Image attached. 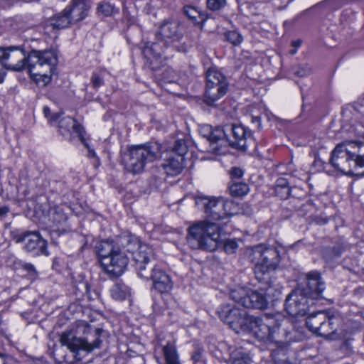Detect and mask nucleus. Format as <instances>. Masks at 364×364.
<instances>
[{"mask_svg": "<svg viewBox=\"0 0 364 364\" xmlns=\"http://www.w3.org/2000/svg\"><path fill=\"white\" fill-rule=\"evenodd\" d=\"M57 62V55L53 50H33L26 56L20 46H0V83L5 77L2 67L14 71L27 68L31 77H41L46 84L48 83Z\"/></svg>", "mask_w": 364, "mask_h": 364, "instance_id": "1", "label": "nucleus"}, {"mask_svg": "<svg viewBox=\"0 0 364 364\" xmlns=\"http://www.w3.org/2000/svg\"><path fill=\"white\" fill-rule=\"evenodd\" d=\"M121 244L124 251L132 254L135 269L141 278L151 279L154 288L159 292L167 293L173 288L170 276L162 269L154 267L146 269V265L153 257V250L146 244H141L132 235L121 238Z\"/></svg>", "mask_w": 364, "mask_h": 364, "instance_id": "2", "label": "nucleus"}, {"mask_svg": "<svg viewBox=\"0 0 364 364\" xmlns=\"http://www.w3.org/2000/svg\"><path fill=\"white\" fill-rule=\"evenodd\" d=\"M306 287L296 289L288 295L285 301V309L291 316H304L307 314L309 308L315 301L323 299V292L326 284L321 274L316 271L306 274Z\"/></svg>", "mask_w": 364, "mask_h": 364, "instance_id": "3", "label": "nucleus"}, {"mask_svg": "<svg viewBox=\"0 0 364 364\" xmlns=\"http://www.w3.org/2000/svg\"><path fill=\"white\" fill-rule=\"evenodd\" d=\"M331 164L346 175H352L353 168L364 167V143L346 141L338 144L333 150Z\"/></svg>", "mask_w": 364, "mask_h": 364, "instance_id": "4", "label": "nucleus"}, {"mask_svg": "<svg viewBox=\"0 0 364 364\" xmlns=\"http://www.w3.org/2000/svg\"><path fill=\"white\" fill-rule=\"evenodd\" d=\"M222 228L209 221H200L188 228L187 242L193 250L206 252L215 251L220 243Z\"/></svg>", "mask_w": 364, "mask_h": 364, "instance_id": "5", "label": "nucleus"}, {"mask_svg": "<svg viewBox=\"0 0 364 364\" xmlns=\"http://www.w3.org/2000/svg\"><path fill=\"white\" fill-rule=\"evenodd\" d=\"M161 156V145L157 142L132 146L122 154V163L125 169L138 174L144 171L147 164Z\"/></svg>", "mask_w": 364, "mask_h": 364, "instance_id": "6", "label": "nucleus"}, {"mask_svg": "<svg viewBox=\"0 0 364 364\" xmlns=\"http://www.w3.org/2000/svg\"><path fill=\"white\" fill-rule=\"evenodd\" d=\"M182 38L183 33L179 22L173 19L165 20L156 33L157 42L146 43L143 48V54L152 63L154 60L161 57L164 48L179 41Z\"/></svg>", "mask_w": 364, "mask_h": 364, "instance_id": "7", "label": "nucleus"}, {"mask_svg": "<svg viewBox=\"0 0 364 364\" xmlns=\"http://www.w3.org/2000/svg\"><path fill=\"white\" fill-rule=\"evenodd\" d=\"M250 257L255 264V274L257 279L268 284L271 272L277 269L280 262L278 250L272 247L257 245L252 248Z\"/></svg>", "mask_w": 364, "mask_h": 364, "instance_id": "8", "label": "nucleus"}, {"mask_svg": "<svg viewBox=\"0 0 364 364\" xmlns=\"http://www.w3.org/2000/svg\"><path fill=\"white\" fill-rule=\"evenodd\" d=\"M282 316L264 314L262 316H250L246 330L252 332L261 341H277L275 334L279 330Z\"/></svg>", "mask_w": 364, "mask_h": 364, "instance_id": "9", "label": "nucleus"}, {"mask_svg": "<svg viewBox=\"0 0 364 364\" xmlns=\"http://www.w3.org/2000/svg\"><path fill=\"white\" fill-rule=\"evenodd\" d=\"M228 84L225 75L216 68H210L206 72L204 102L209 106L223 97L228 91Z\"/></svg>", "mask_w": 364, "mask_h": 364, "instance_id": "10", "label": "nucleus"}, {"mask_svg": "<svg viewBox=\"0 0 364 364\" xmlns=\"http://www.w3.org/2000/svg\"><path fill=\"white\" fill-rule=\"evenodd\" d=\"M223 129L225 140L222 141V146H230L245 151L253 141L251 131L242 125L227 124Z\"/></svg>", "mask_w": 364, "mask_h": 364, "instance_id": "11", "label": "nucleus"}, {"mask_svg": "<svg viewBox=\"0 0 364 364\" xmlns=\"http://www.w3.org/2000/svg\"><path fill=\"white\" fill-rule=\"evenodd\" d=\"M103 332L101 328H96L95 330V336L96 337L92 341H87L77 338L73 331H65L60 336V341L63 346H65L73 353H76L75 357H77L78 351L84 350L86 352H91L94 349L100 348L102 340L100 335Z\"/></svg>", "mask_w": 364, "mask_h": 364, "instance_id": "12", "label": "nucleus"}, {"mask_svg": "<svg viewBox=\"0 0 364 364\" xmlns=\"http://www.w3.org/2000/svg\"><path fill=\"white\" fill-rule=\"evenodd\" d=\"M196 203L203 209L209 220L214 221L227 220L230 215L226 210L228 203L222 198L198 196L196 198Z\"/></svg>", "mask_w": 364, "mask_h": 364, "instance_id": "13", "label": "nucleus"}, {"mask_svg": "<svg viewBox=\"0 0 364 364\" xmlns=\"http://www.w3.org/2000/svg\"><path fill=\"white\" fill-rule=\"evenodd\" d=\"M337 318L326 311H318L310 314L306 321L307 328L318 336L329 337L336 329Z\"/></svg>", "mask_w": 364, "mask_h": 364, "instance_id": "14", "label": "nucleus"}, {"mask_svg": "<svg viewBox=\"0 0 364 364\" xmlns=\"http://www.w3.org/2000/svg\"><path fill=\"white\" fill-rule=\"evenodd\" d=\"M218 312L220 319L232 328L246 331L247 320L250 316L245 309H240L230 304H225L220 306Z\"/></svg>", "mask_w": 364, "mask_h": 364, "instance_id": "15", "label": "nucleus"}, {"mask_svg": "<svg viewBox=\"0 0 364 364\" xmlns=\"http://www.w3.org/2000/svg\"><path fill=\"white\" fill-rule=\"evenodd\" d=\"M16 242H25L24 250L34 255H49L47 250V242L38 232H25L16 237Z\"/></svg>", "mask_w": 364, "mask_h": 364, "instance_id": "16", "label": "nucleus"}, {"mask_svg": "<svg viewBox=\"0 0 364 364\" xmlns=\"http://www.w3.org/2000/svg\"><path fill=\"white\" fill-rule=\"evenodd\" d=\"M128 264V258L119 249L111 257L103 261L104 270L111 277H117L123 274Z\"/></svg>", "mask_w": 364, "mask_h": 364, "instance_id": "17", "label": "nucleus"}, {"mask_svg": "<svg viewBox=\"0 0 364 364\" xmlns=\"http://www.w3.org/2000/svg\"><path fill=\"white\" fill-rule=\"evenodd\" d=\"M200 134L208 139L212 146V150L218 154H222L220 147L217 146V144L220 143L222 146V141H224L225 131L222 127H215L213 128L210 125L203 124L199 128Z\"/></svg>", "mask_w": 364, "mask_h": 364, "instance_id": "18", "label": "nucleus"}, {"mask_svg": "<svg viewBox=\"0 0 364 364\" xmlns=\"http://www.w3.org/2000/svg\"><path fill=\"white\" fill-rule=\"evenodd\" d=\"M271 287L267 289L270 291ZM269 292H264V289L251 290L248 289L246 299L243 300V306L257 309H266L268 306L267 296Z\"/></svg>", "mask_w": 364, "mask_h": 364, "instance_id": "19", "label": "nucleus"}, {"mask_svg": "<svg viewBox=\"0 0 364 364\" xmlns=\"http://www.w3.org/2000/svg\"><path fill=\"white\" fill-rule=\"evenodd\" d=\"M56 123H58L59 131L62 135L75 133L81 142H84V128L73 118L70 117H60Z\"/></svg>", "mask_w": 364, "mask_h": 364, "instance_id": "20", "label": "nucleus"}, {"mask_svg": "<svg viewBox=\"0 0 364 364\" xmlns=\"http://www.w3.org/2000/svg\"><path fill=\"white\" fill-rule=\"evenodd\" d=\"M73 23L83 20L88 14L90 6L85 0H73L71 4L65 8Z\"/></svg>", "mask_w": 364, "mask_h": 364, "instance_id": "21", "label": "nucleus"}, {"mask_svg": "<svg viewBox=\"0 0 364 364\" xmlns=\"http://www.w3.org/2000/svg\"><path fill=\"white\" fill-rule=\"evenodd\" d=\"M220 348L222 351H227L229 355V360H226L228 364H250V358L248 355L240 349H236L232 346L228 345L227 343H220Z\"/></svg>", "mask_w": 364, "mask_h": 364, "instance_id": "22", "label": "nucleus"}, {"mask_svg": "<svg viewBox=\"0 0 364 364\" xmlns=\"http://www.w3.org/2000/svg\"><path fill=\"white\" fill-rule=\"evenodd\" d=\"M184 167V159L181 156L170 154L163 164V168L168 176L179 174Z\"/></svg>", "mask_w": 364, "mask_h": 364, "instance_id": "23", "label": "nucleus"}, {"mask_svg": "<svg viewBox=\"0 0 364 364\" xmlns=\"http://www.w3.org/2000/svg\"><path fill=\"white\" fill-rule=\"evenodd\" d=\"M96 249L102 265L103 264V261H105L107 257H111L114 252L119 250V247H115L113 243L108 241L99 242L96 246Z\"/></svg>", "mask_w": 364, "mask_h": 364, "instance_id": "24", "label": "nucleus"}, {"mask_svg": "<svg viewBox=\"0 0 364 364\" xmlns=\"http://www.w3.org/2000/svg\"><path fill=\"white\" fill-rule=\"evenodd\" d=\"M73 23L69 17L65 9L60 13L53 16L48 21V26H52L53 28L63 29L68 27Z\"/></svg>", "mask_w": 364, "mask_h": 364, "instance_id": "25", "label": "nucleus"}, {"mask_svg": "<svg viewBox=\"0 0 364 364\" xmlns=\"http://www.w3.org/2000/svg\"><path fill=\"white\" fill-rule=\"evenodd\" d=\"M96 10L98 16L105 17L111 16L119 13V9L107 1L99 3Z\"/></svg>", "mask_w": 364, "mask_h": 364, "instance_id": "26", "label": "nucleus"}, {"mask_svg": "<svg viewBox=\"0 0 364 364\" xmlns=\"http://www.w3.org/2000/svg\"><path fill=\"white\" fill-rule=\"evenodd\" d=\"M111 296L115 300H124L130 294L129 287L123 283H116L112 287Z\"/></svg>", "mask_w": 364, "mask_h": 364, "instance_id": "27", "label": "nucleus"}, {"mask_svg": "<svg viewBox=\"0 0 364 364\" xmlns=\"http://www.w3.org/2000/svg\"><path fill=\"white\" fill-rule=\"evenodd\" d=\"M230 193L232 196L241 197L246 194L250 191L249 186L240 181H233L229 186Z\"/></svg>", "mask_w": 364, "mask_h": 364, "instance_id": "28", "label": "nucleus"}, {"mask_svg": "<svg viewBox=\"0 0 364 364\" xmlns=\"http://www.w3.org/2000/svg\"><path fill=\"white\" fill-rule=\"evenodd\" d=\"M163 353L166 364H180L178 355L176 348L173 345L168 343L164 346Z\"/></svg>", "mask_w": 364, "mask_h": 364, "instance_id": "29", "label": "nucleus"}, {"mask_svg": "<svg viewBox=\"0 0 364 364\" xmlns=\"http://www.w3.org/2000/svg\"><path fill=\"white\" fill-rule=\"evenodd\" d=\"M183 11L185 14L196 24L203 23L205 21V16L195 7L186 6H184Z\"/></svg>", "mask_w": 364, "mask_h": 364, "instance_id": "30", "label": "nucleus"}, {"mask_svg": "<svg viewBox=\"0 0 364 364\" xmlns=\"http://www.w3.org/2000/svg\"><path fill=\"white\" fill-rule=\"evenodd\" d=\"M248 289L243 287L232 289L230 291V297L235 302L243 306V300L246 299Z\"/></svg>", "mask_w": 364, "mask_h": 364, "instance_id": "31", "label": "nucleus"}, {"mask_svg": "<svg viewBox=\"0 0 364 364\" xmlns=\"http://www.w3.org/2000/svg\"><path fill=\"white\" fill-rule=\"evenodd\" d=\"M188 152V146L184 139H178L175 141L174 146L170 154L176 156H183Z\"/></svg>", "mask_w": 364, "mask_h": 364, "instance_id": "32", "label": "nucleus"}, {"mask_svg": "<svg viewBox=\"0 0 364 364\" xmlns=\"http://www.w3.org/2000/svg\"><path fill=\"white\" fill-rule=\"evenodd\" d=\"M225 38L233 45H239L242 41V36L235 31H230L225 33Z\"/></svg>", "mask_w": 364, "mask_h": 364, "instance_id": "33", "label": "nucleus"}, {"mask_svg": "<svg viewBox=\"0 0 364 364\" xmlns=\"http://www.w3.org/2000/svg\"><path fill=\"white\" fill-rule=\"evenodd\" d=\"M43 114L52 125H55L57 121L62 115L60 112L52 113L51 110L48 107H43Z\"/></svg>", "mask_w": 364, "mask_h": 364, "instance_id": "34", "label": "nucleus"}, {"mask_svg": "<svg viewBox=\"0 0 364 364\" xmlns=\"http://www.w3.org/2000/svg\"><path fill=\"white\" fill-rule=\"evenodd\" d=\"M51 220L56 225H61L67 220V216L61 210H55L51 215Z\"/></svg>", "mask_w": 364, "mask_h": 364, "instance_id": "35", "label": "nucleus"}, {"mask_svg": "<svg viewBox=\"0 0 364 364\" xmlns=\"http://www.w3.org/2000/svg\"><path fill=\"white\" fill-rule=\"evenodd\" d=\"M226 4V0H207V6L212 11H218Z\"/></svg>", "mask_w": 364, "mask_h": 364, "instance_id": "36", "label": "nucleus"}, {"mask_svg": "<svg viewBox=\"0 0 364 364\" xmlns=\"http://www.w3.org/2000/svg\"><path fill=\"white\" fill-rule=\"evenodd\" d=\"M311 73V67L308 64H301L294 71V74L299 77H306Z\"/></svg>", "mask_w": 364, "mask_h": 364, "instance_id": "37", "label": "nucleus"}, {"mask_svg": "<svg viewBox=\"0 0 364 364\" xmlns=\"http://www.w3.org/2000/svg\"><path fill=\"white\" fill-rule=\"evenodd\" d=\"M238 247L237 242L235 240H227L224 243V250L228 254L234 253Z\"/></svg>", "mask_w": 364, "mask_h": 364, "instance_id": "38", "label": "nucleus"}, {"mask_svg": "<svg viewBox=\"0 0 364 364\" xmlns=\"http://www.w3.org/2000/svg\"><path fill=\"white\" fill-rule=\"evenodd\" d=\"M91 83L93 88L97 89L104 83L102 75L97 72H94L91 76Z\"/></svg>", "mask_w": 364, "mask_h": 364, "instance_id": "39", "label": "nucleus"}, {"mask_svg": "<svg viewBox=\"0 0 364 364\" xmlns=\"http://www.w3.org/2000/svg\"><path fill=\"white\" fill-rule=\"evenodd\" d=\"M275 193L282 199H287L291 195L290 188H275Z\"/></svg>", "mask_w": 364, "mask_h": 364, "instance_id": "40", "label": "nucleus"}, {"mask_svg": "<svg viewBox=\"0 0 364 364\" xmlns=\"http://www.w3.org/2000/svg\"><path fill=\"white\" fill-rule=\"evenodd\" d=\"M230 173L233 181H238L243 175V171L241 168L237 167L232 168Z\"/></svg>", "mask_w": 364, "mask_h": 364, "instance_id": "41", "label": "nucleus"}, {"mask_svg": "<svg viewBox=\"0 0 364 364\" xmlns=\"http://www.w3.org/2000/svg\"><path fill=\"white\" fill-rule=\"evenodd\" d=\"M22 268L31 274V276H36L37 271L35 267L31 263H23L21 265Z\"/></svg>", "mask_w": 364, "mask_h": 364, "instance_id": "42", "label": "nucleus"}, {"mask_svg": "<svg viewBox=\"0 0 364 364\" xmlns=\"http://www.w3.org/2000/svg\"><path fill=\"white\" fill-rule=\"evenodd\" d=\"M15 361L10 357L0 353V364H14Z\"/></svg>", "mask_w": 364, "mask_h": 364, "instance_id": "43", "label": "nucleus"}, {"mask_svg": "<svg viewBox=\"0 0 364 364\" xmlns=\"http://www.w3.org/2000/svg\"><path fill=\"white\" fill-rule=\"evenodd\" d=\"M289 188V183L287 179L280 178L277 179L276 182V188Z\"/></svg>", "mask_w": 364, "mask_h": 364, "instance_id": "44", "label": "nucleus"}, {"mask_svg": "<svg viewBox=\"0 0 364 364\" xmlns=\"http://www.w3.org/2000/svg\"><path fill=\"white\" fill-rule=\"evenodd\" d=\"M9 211V208L7 206L0 207V217L5 216Z\"/></svg>", "mask_w": 364, "mask_h": 364, "instance_id": "45", "label": "nucleus"}, {"mask_svg": "<svg viewBox=\"0 0 364 364\" xmlns=\"http://www.w3.org/2000/svg\"><path fill=\"white\" fill-rule=\"evenodd\" d=\"M301 44V40H296V41H293L291 42V46L295 48H297L298 47H299Z\"/></svg>", "mask_w": 364, "mask_h": 364, "instance_id": "46", "label": "nucleus"}, {"mask_svg": "<svg viewBox=\"0 0 364 364\" xmlns=\"http://www.w3.org/2000/svg\"><path fill=\"white\" fill-rule=\"evenodd\" d=\"M87 149H88V151H89V155L90 156H95V151L92 149H90V147L88 146L87 144L86 143L85 141V139H84V142H82Z\"/></svg>", "mask_w": 364, "mask_h": 364, "instance_id": "47", "label": "nucleus"}, {"mask_svg": "<svg viewBox=\"0 0 364 364\" xmlns=\"http://www.w3.org/2000/svg\"><path fill=\"white\" fill-rule=\"evenodd\" d=\"M199 357H200L199 353H196L195 355H193L192 358H193V360H194L195 361H197V360H198Z\"/></svg>", "mask_w": 364, "mask_h": 364, "instance_id": "48", "label": "nucleus"}, {"mask_svg": "<svg viewBox=\"0 0 364 364\" xmlns=\"http://www.w3.org/2000/svg\"><path fill=\"white\" fill-rule=\"evenodd\" d=\"M357 135H358V137L364 139V131L358 132Z\"/></svg>", "mask_w": 364, "mask_h": 364, "instance_id": "49", "label": "nucleus"}, {"mask_svg": "<svg viewBox=\"0 0 364 364\" xmlns=\"http://www.w3.org/2000/svg\"><path fill=\"white\" fill-rule=\"evenodd\" d=\"M296 52H297V50H296V48H293V49H291V50L289 51V53H290V54H291V55H294V54H296Z\"/></svg>", "mask_w": 364, "mask_h": 364, "instance_id": "50", "label": "nucleus"}, {"mask_svg": "<svg viewBox=\"0 0 364 364\" xmlns=\"http://www.w3.org/2000/svg\"><path fill=\"white\" fill-rule=\"evenodd\" d=\"M53 228H54V227H53ZM53 232H60V233H61V232H63L62 231H60V230H58V229H53Z\"/></svg>", "mask_w": 364, "mask_h": 364, "instance_id": "51", "label": "nucleus"}]
</instances>
